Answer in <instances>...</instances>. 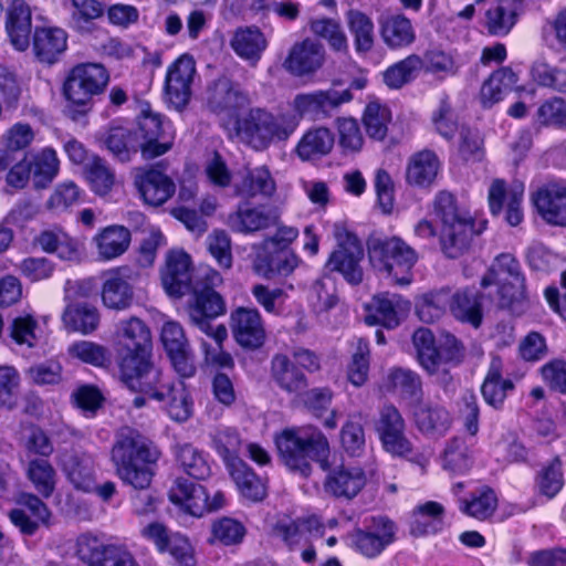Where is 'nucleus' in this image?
I'll use <instances>...</instances> for the list:
<instances>
[{"instance_id": "nucleus-57", "label": "nucleus", "mask_w": 566, "mask_h": 566, "mask_svg": "<svg viewBox=\"0 0 566 566\" xmlns=\"http://www.w3.org/2000/svg\"><path fill=\"white\" fill-rule=\"evenodd\" d=\"M176 458L184 471L193 479L203 480L211 473L206 454L193 447L185 443L176 448Z\"/></svg>"}, {"instance_id": "nucleus-63", "label": "nucleus", "mask_w": 566, "mask_h": 566, "mask_svg": "<svg viewBox=\"0 0 566 566\" xmlns=\"http://www.w3.org/2000/svg\"><path fill=\"white\" fill-rule=\"evenodd\" d=\"M471 452L464 440L458 437L450 439L443 452V469L462 474L471 468Z\"/></svg>"}, {"instance_id": "nucleus-19", "label": "nucleus", "mask_w": 566, "mask_h": 566, "mask_svg": "<svg viewBox=\"0 0 566 566\" xmlns=\"http://www.w3.org/2000/svg\"><path fill=\"white\" fill-rule=\"evenodd\" d=\"M405 420L395 406L388 405L380 410L376 429L387 452L394 455L411 452V443L405 434Z\"/></svg>"}, {"instance_id": "nucleus-49", "label": "nucleus", "mask_w": 566, "mask_h": 566, "mask_svg": "<svg viewBox=\"0 0 566 566\" xmlns=\"http://www.w3.org/2000/svg\"><path fill=\"white\" fill-rule=\"evenodd\" d=\"M335 143L334 134L326 127L310 129L297 144L296 153L300 158L307 160L327 155Z\"/></svg>"}, {"instance_id": "nucleus-38", "label": "nucleus", "mask_w": 566, "mask_h": 566, "mask_svg": "<svg viewBox=\"0 0 566 566\" xmlns=\"http://www.w3.org/2000/svg\"><path fill=\"white\" fill-rule=\"evenodd\" d=\"M444 507L436 501L417 505L410 516V533L416 536L436 534L443 526Z\"/></svg>"}, {"instance_id": "nucleus-51", "label": "nucleus", "mask_w": 566, "mask_h": 566, "mask_svg": "<svg viewBox=\"0 0 566 566\" xmlns=\"http://www.w3.org/2000/svg\"><path fill=\"white\" fill-rule=\"evenodd\" d=\"M25 475L33 488L43 497H50L56 484V472L49 460L35 458L28 461L25 465Z\"/></svg>"}, {"instance_id": "nucleus-31", "label": "nucleus", "mask_w": 566, "mask_h": 566, "mask_svg": "<svg viewBox=\"0 0 566 566\" xmlns=\"http://www.w3.org/2000/svg\"><path fill=\"white\" fill-rule=\"evenodd\" d=\"M441 170V161L437 154L423 149L410 156L406 167V181L418 188H430Z\"/></svg>"}, {"instance_id": "nucleus-2", "label": "nucleus", "mask_w": 566, "mask_h": 566, "mask_svg": "<svg viewBox=\"0 0 566 566\" xmlns=\"http://www.w3.org/2000/svg\"><path fill=\"white\" fill-rule=\"evenodd\" d=\"M274 441L284 465L303 478L311 475L312 462L328 468V440L314 426L286 428L275 436Z\"/></svg>"}, {"instance_id": "nucleus-9", "label": "nucleus", "mask_w": 566, "mask_h": 566, "mask_svg": "<svg viewBox=\"0 0 566 566\" xmlns=\"http://www.w3.org/2000/svg\"><path fill=\"white\" fill-rule=\"evenodd\" d=\"M109 81L99 63H81L71 69L63 83V95L73 105L86 108L93 96L104 92Z\"/></svg>"}, {"instance_id": "nucleus-37", "label": "nucleus", "mask_w": 566, "mask_h": 566, "mask_svg": "<svg viewBox=\"0 0 566 566\" xmlns=\"http://www.w3.org/2000/svg\"><path fill=\"white\" fill-rule=\"evenodd\" d=\"M67 35L60 28H36L33 50L41 62L52 64L66 50Z\"/></svg>"}, {"instance_id": "nucleus-40", "label": "nucleus", "mask_w": 566, "mask_h": 566, "mask_svg": "<svg viewBox=\"0 0 566 566\" xmlns=\"http://www.w3.org/2000/svg\"><path fill=\"white\" fill-rule=\"evenodd\" d=\"M227 470L244 499L260 502L266 496L264 481L243 460H233Z\"/></svg>"}, {"instance_id": "nucleus-24", "label": "nucleus", "mask_w": 566, "mask_h": 566, "mask_svg": "<svg viewBox=\"0 0 566 566\" xmlns=\"http://www.w3.org/2000/svg\"><path fill=\"white\" fill-rule=\"evenodd\" d=\"M133 274L128 266L115 268L104 274L102 301L106 307L122 311L130 306L134 298Z\"/></svg>"}, {"instance_id": "nucleus-54", "label": "nucleus", "mask_w": 566, "mask_h": 566, "mask_svg": "<svg viewBox=\"0 0 566 566\" xmlns=\"http://www.w3.org/2000/svg\"><path fill=\"white\" fill-rule=\"evenodd\" d=\"M107 149L119 161H129L132 155L140 150V140L134 132L125 127H112L105 138Z\"/></svg>"}, {"instance_id": "nucleus-6", "label": "nucleus", "mask_w": 566, "mask_h": 566, "mask_svg": "<svg viewBox=\"0 0 566 566\" xmlns=\"http://www.w3.org/2000/svg\"><path fill=\"white\" fill-rule=\"evenodd\" d=\"M128 389L163 402V408L174 421L184 422L192 415L193 402L185 384L174 381L160 368L151 369Z\"/></svg>"}, {"instance_id": "nucleus-32", "label": "nucleus", "mask_w": 566, "mask_h": 566, "mask_svg": "<svg viewBox=\"0 0 566 566\" xmlns=\"http://www.w3.org/2000/svg\"><path fill=\"white\" fill-rule=\"evenodd\" d=\"M6 30L12 45L24 51L30 44L32 12L24 0H12L7 11Z\"/></svg>"}, {"instance_id": "nucleus-52", "label": "nucleus", "mask_w": 566, "mask_h": 566, "mask_svg": "<svg viewBox=\"0 0 566 566\" xmlns=\"http://www.w3.org/2000/svg\"><path fill=\"white\" fill-rule=\"evenodd\" d=\"M517 82L516 74L509 67H502L491 74L481 87V99L484 106L500 102Z\"/></svg>"}, {"instance_id": "nucleus-4", "label": "nucleus", "mask_w": 566, "mask_h": 566, "mask_svg": "<svg viewBox=\"0 0 566 566\" xmlns=\"http://www.w3.org/2000/svg\"><path fill=\"white\" fill-rule=\"evenodd\" d=\"M434 213L441 222L440 245L446 256L457 259L470 248L474 235L485 228V221L475 228L472 216L459 207L455 197L440 191L434 198Z\"/></svg>"}, {"instance_id": "nucleus-22", "label": "nucleus", "mask_w": 566, "mask_h": 566, "mask_svg": "<svg viewBox=\"0 0 566 566\" xmlns=\"http://www.w3.org/2000/svg\"><path fill=\"white\" fill-rule=\"evenodd\" d=\"M532 202L547 223L566 227V186L546 184L532 193Z\"/></svg>"}, {"instance_id": "nucleus-3", "label": "nucleus", "mask_w": 566, "mask_h": 566, "mask_svg": "<svg viewBox=\"0 0 566 566\" xmlns=\"http://www.w3.org/2000/svg\"><path fill=\"white\" fill-rule=\"evenodd\" d=\"M119 377L128 388L157 367L150 361L151 336L137 317L123 319L116 328Z\"/></svg>"}, {"instance_id": "nucleus-12", "label": "nucleus", "mask_w": 566, "mask_h": 566, "mask_svg": "<svg viewBox=\"0 0 566 566\" xmlns=\"http://www.w3.org/2000/svg\"><path fill=\"white\" fill-rule=\"evenodd\" d=\"M133 132L140 140V151L144 159H154L161 156L172 146L171 124L164 120L159 114L143 112L138 118L137 128Z\"/></svg>"}, {"instance_id": "nucleus-20", "label": "nucleus", "mask_w": 566, "mask_h": 566, "mask_svg": "<svg viewBox=\"0 0 566 566\" xmlns=\"http://www.w3.org/2000/svg\"><path fill=\"white\" fill-rule=\"evenodd\" d=\"M230 327L235 342L244 348L254 349L265 340V327L256 308L238 307L230 315Z\"/></svg>"}, {"instance_id": "nucleus-53", "label": "nucleus", "mask_w": 566, "mask_h": 566, "mask_svg": "<svg viewBox=\"0 0 566 566\" xmlns=\"http://www.w3.org/2000/svg\"><path fill=\"white\" fill-rule=\"evenodd\" d=\"M85 177L92 191L97 196L108 195L115 185V172L105 159L93 156L84 167Z\"/></svg>"}, {"instance_id": "nucleus-8", "label": "nucleus", "mask_w": 566, "mask_h": 566, "mask_svg": "<svg viewBox=\"0 0 566 566\" xmlns=\"http://www.w3.org/2000/svg\"><path fill=\"white\" fill-rule=\"evenodd\" d=\"M202 279L206 286L202 290H193L192 302L188 305L189 319L193 326L220 345L228 337L227 328L222 324L213 326L211 321L226 313L223 297L213 290L222 279L212 269L205 270Z\"/></svg>"}, {"instance_id": "nucleus-14", "label": "nucleus", "mask_w": 566, "mask_h": 566, "mask_svg": "<svg viewBox=\"0 0 566 566\" xmlns=\"http://www.w3.org/2000/svg\"><path fill=\"white\" fill-rule=\"evenodd\" d=\"M206 102L212 113L232 117L247 107L251 99L249 93L239 83L221 76L208 86Z\"/></svg>"}, {"instance_id": "nucleus-55", "label": "nucleus", "mask_w": 566, "mask_h": 566, "mask_svg": "<svg viewBox=\"0 0 566 566\" xmlns=\"http://www.w3.org/2000/svg\"><path fill=\"white\" fill-rule=\"evenodd\" d=\"M310 30L314 35L324 39L334 52H348V40L338 20L326 17L313 19Z\"/></svg>"}, {"instance_id": "nucleus-46", "label": "nucleus", "mask_w": 566, "mask_h": 566, "mask_svg": "<svg viewBox=\"0 0 566 566\" xmlns=\"http://www.w3.org/2000/svg\"><path fill=\"white\" fill-rule=\"evenodd\" d=\"M276 189L275 181L265 166L247 170L241 181L235 182V195L244 198L262 195L271 197Z\"/></svg>"}, {"instance_id": "nucleus-28", "label": "nucleus", "mask_w": 566, "mask_h": 566, "mask_svg": "<svg viewBox=\"0 0 566 566\" xmlns=\"http://www.w3.org/2000/svg\"><path fill=\"white\" fill-rule=\"evenodd\" d=\"M274 534L290 548H294L307 544L312 539H321L324 535V526L315 516L280 521L274 527Z\"/></svg>"}, {"instance_id": "nucleus-26", "label": "nucleus", "mask_w": 566, "mask_h": 566, "mask_svg": "<svg viewBox=\"0 0 566 566\" xmlns=\"http://www.w3.org/2000/svg\"><path fill=\"white\" fill-rule=\"evenodd\" d=\"M410 310V303L394 293H379L370 304V313L365 321L369 325L380 324L386 328H395L400 324L401 316Z\"/></svg>"}, {"instance_id": "nucleus-27", "label": "nucleus", "mask_w": 566, "mask_h": 566, "mask_svg": "<svg viewBox=\"0 0 566 566\" xmlns=\"http://www.w3.org/2000/svg\"><path fill=\"white\" fill-rule=\"evenodd\" d=\"M277 222V211L265 205L255 207L241 205L238 210L228 218L230 228L240 233L256 232L276 226Z\"/></svg>"}, {"instance_id": "nucleus-50", "label": "nucleus", "mask_w": 566, "mask_h": 566, "mask_svg": "<svg viewBox=\"0 0 566 566\" xmlns=\"http://www.w3.org/2000/svg\"><path fill=\"white\" fill-rule=\"evenodd\" d=\"M64 324L82 334L94 332L99 324L98 310L87 303L69 304L62 315Z\"/></svg>"}, {"instance_id": "nucleus-45", "label": "nucleus", "mask_w": 566, "mask_h": 566, "mask_svg": "<svg viewBox=\"0 0 566 566\" xmlns=\"http://www.w3.org/2000/svg\"><path fill=\"white\" fill-rule=\"evenodd\" d=\"M63 471L76 490L92 492L95 474L94 461L88 454H71L63 461Z\"/></svg>"}, {"instance_id": "nucleus-11", "label": "nucleus", "mask_w": 566, "mask_h": 566, "mask_svg": "<svg viewBox=\"0 0 566 566\" xmlns=\"http://www.w3.org/2000/svg\"><path fill=\"white\" fill-rule=\"evenodd\" d=\"M337 248L332 252L326 263L331 271L338 272L350 284L357 285L363 281L360 261L364 250L358 238L343 228L335 231Z\"/></svg>"}, {"instance_id": "nucleus-43", "label": "nucleus", "mask_w": 566, "mask_h": 566, "mask_svg": "<svg viewBox=\"0 0 566 566\" xmlns=\"http://www.w3.org/2000/svg\"><path fill=\"white\" fill-rule=\"evenodd\" d=\"M345 18L348 30L354 39L356 53L366 55L375 45V25L373 19L357 9L348 10Z\"/></svg>"}, {"instance_id": "nucleus-56", "label": "nucleus", "mask_w": 566, "mask_h": 566, "mask_svg": "<svg viewBox=\"0 0 566 566\" xmlns=\"http://www.w3.org/2000/svg\"><path fill=\"white\" fill-rule=\"evenodd\" d=\"M31 165L33 182L36 188H45L57 176L60 160L56 151L45 147L33 156Z\"/></svg>"}, {"instance_id": "nucleus-15", "label": "nucleus", "mask_w": 566, "mask_h": 566, "mask_svg": "<svg viewBox=\"0 0 566 566\" xmlns=\"http://www.w3.org/2000/svg\"><path fill=\"white\" fill-rule=\"evenodd\" d=\"M325 61V46L315 39L306 38L292 45L283 67L293 76L310 77L323 67Z\"/></svg>"}, {"instance_id": "nucleus-17", "label": "nucleus", "mask_w": 566, "mask_h": 566, "mask_svg": "<svg viewBox=\"0 0 566 566\" xmlns=\"http://www.w3.org/2000/svg\"><path fill=\"white\" fill-rule=\"evenodd\" d=\"M394 538L395 525L384 516L373 517L366 530H356L350 534L352 545L368 558L378 556Z\"/></svg>"}, {"instance_id": "nucleus-59", "label": "nucleus", "mask_w": 566, "mask_h": 566, "mask_svg": "<svg viewBox=\"0 0 566 566\" xmlns=\"http://www.w3.org/2000/svg\"><path fill=\"white\" fill-rule=\"evenodd\" d=\"M516 6L514 0H499L486 11V28L493 35H505L515 24Z\"/></svg>"}, {"instance_id": "nucleus-35", "label": "nucleus", "mask_w": 566, "mask_h": 566, "mask_svg": "<svg viewBox=\"0 0 566 566\" xmlns=\"http://www.w3.org/2000/svg\"><path fill=\"white\" fill-rule=\"evenodd\" d=\"M565 485L564 463L559 455L542 464L534 475L535 494L546 501L555 499Z\"/></svg>"}, {"instance_id": "nucleus-7", "label": "nucleus", "mask_w": 566, "mask_h": 566, "mask_svg": "<svg viewBox=\"0 0 566 566\" xmlns=\"http://www.w3.org/2000/svg\"><path fill=\"white\" fill-rule=\"evenodd\" d=\"M368 256L371 266L391 282L408 285L410 271L418 260L417 252L398 237L368 241Z\"/></svg>"}, {"instance_id": "nucleus-34", "label": "nucleus", "mask_w": 566, "mask_h": 566, "mask_svg": "<svg viewBox=\"0 0 566 566\" xmlns=\"http://www.w3.org/2000/svg\"><path fill=\"white\" fill-rule=\"evenodd\" d=\"M379 32L384 43L390 49H402L416 40L412 22L402 13L382 15L379 19Z\"/></svg>"}, {"instance_id": "nucleus-23", "label": "nucleus", "mask_w": 566, "mask_h": 566, "mask_svg": "<svg viewBox=\"0 0 566 566\" xmlns=\"http://www.w3.org/2000/svg\"><path fill=\"white\" fill-rule=\"evenodd\" d=\"M134 185L145 203L153 207L163 206L176 192V185L172 179L155 168L137 169Z\"/></svg>"}, {"instance_id": "nucleus-36", "label": "nucleus", "mask_w": 566, "mask_h": 566, "mask_svg": "<svg viewBox=\"0 0 566 566\" xmlns=\"http://www.w3.org/2000/svg\"><path fill=\"white\" fill-rule=\"evenodd\" d=\"M450 312L458 321L479 327L483 317L480 293L469 287L450 292Z\"/></svg>"}, {"instance_id": "nucleus-47", "label": "nucleus", "mask_w": 566, "mask_h": 566, "mask_svg": "<svg viewBox=\"0 0 566 566\" xmlns=\"http://www.w3.org/2000/svg\"><path fill=\"white\" fill-rule=\"evenodd\" d=\"M497 509V496L489 486H482L472 492L469 497L459 501L461 513L478 521H488Z\"/></svg>"}, {"instance_id": "nucleus-60", "label": "nucleus", "mask_w": 566, "mask_h": 566, "mask_svg": "<svg viewBox=\"0 0 566 566\" xmlns=\"http://www.w3.org/2000/svg\"><path fill=\"white\" fill-rule=\"evenodd\" d=\"M109 547L111 545L91 532L80 534L75 541L76 556L88 566H101Z\"/></svg>"}, {"instance_id": "nucleus-18", "label": "nucleus", "mask_w": 566, "mask_h": 566, "mask_svg": "<svg viewBox=\"0 0 566 566\" xmlns=\"http://www.w3.org/2000/svg\"><path fill=\"white\" fill-rule=\"evenodd\" d=\"M161 284L169 296L181 297L191 290L192 268L190 256L179 250L169 251L160 270Z\"/></svg>"}, {"instance_id": "nucleus-25", "label": "nucleus", "mask_w": 566, "mask_h": 566, "mask_svg": "<svg viewBox=\"0 0 566 566\" xmlns=\"http://www.w3.org/2000/svg\"><path fill=\"white\" fill-rule=\"evenodd\" d=\"M21 506L13 509L9 516L14 526L24 535H33L40 523L46 525L51 512L46 504L32 493H21L17 500Z\"/></svg>"}, {"instance_id": "nucleus-13", "label": "nucleus", "mask_w": 566, "mask_h": 566, "mask_svg": "<svg viewBox=\"0 0 566 566\" xmlns=\"http://www.w3.org/2000/svg\"><path fill=\"white\" fill-rule=\"evenodd\" d=\"M195 75L196 62L190 54L180 55L167 67L164 92L169 106L180 112L189 104Z\"/></svg>"}, {"instance_id": "nucleus-58", "label": "nucleus", "mask_w": 566, "mask_h": 566, "mask_svg": "<svg viewBox=\"0 0 566 566\" xmlns=\"http://www.w3.org/2000/svg\"><path fill=\"white\" fill-rule=\"evenodd\" d=\"M412 340L420 365L429 374L437 373L441 364V353L434 345L432 332L428 328H419L413 333Z\"/></svg>"}, {"instance_id": "nucleus-30", "label": "nucleus", "mask_w": 566, "mask_h": 566, "mask_svg": "<svg viewBox=\"0 0 566 566\" xmlns=\"http://www.w3.org/2000/svg\"><path fill=\"white\" fill-rule=\"evenodd\" d=\"M169 500L186 513L200 517L208 512L207 490L187 479H176L169 490Z\"/></svg>"}, {"instance_id": "nucleus-21", "label": "nucleus", "mask_w": 566, "mask_h": 566, "mask_svg": "<svg viewBox=\"0 0 566 566\" xmlns=\"http://www.w3.org/2000/svg\"><path fill=\"white\" fill-rule=\"evenodd\" d=\"M412 420L420 433L432 439L444 437L453 424L451 412L443 405L429 400L413 406Z\"/></svg>"}, {"instance_id": "nucleus-44", "label": "nucleus", "mask_w": 566, "mask_h": 566, "mask_svg": "<svg viewBox=\"0 0 566 566\" xmlns=\"http://www.w3.org/2000/svg\"><path fill=\"white\" fill-rule=\"evenodd\" d=\"M513 388L512 380L502 377V360L493 358L481 386L484 401L493 408L500 409L506 399L507 392Z\"/></svg>"}, {"instance_id": "nucleus-10", "label": "nucleus", "mask_w": 566, "mask_h": 566, "mask_svg": "<svg viewBox=\"0 0 566 566\" xmlns=\"http://www.w3.org/2000/svg\"><path fill=\"white\" fill-rule=\"evenodd\" d=\"M339 460L336 452H328V468H321L326 472L323 489L336 499L352 500L366 485V473L360 467L344 464Z\"/></svg>"}, {"instance_id": "nucleus-5", "label": "nucleus", "mask_w": 566, "mask_h": 566, "mask_svg": "<svg viewBox=\"0 0 566 566\" xmlns=\"http://www.w3.org/2000/svg\"><path fill=\"white\" fill-rule=\"evenodd\" d=\"M294 118L274 115L264 108H251L235 122L238 138L254 150L261 151L272 143L286 140L296 129Z\"/></svg>"}, {"instance_id": "nucleus-42", "label": "nucleus", "mask_w": 566, "mask_h": 566, "mask_svg": "<svg viewBox=\"0 0 566 566\" xmlns=\"http://www.w3.org/2000/svg\"><path fill=\"white\" fill-rule=\"evenodd\" d=\"M271 375L275 384L289 394H298L308 385L306 376L285 355L277 354L272 358Z\"/></svg>"}, {"instance_id": "nucleus-62", "label": "nucleus", "mask_w": 566, "mask_h": 566, "mask_svg": "<svg viewBox=\"0 0 566 566\" xmlns=\"http://www.w3.org/2000/svg\"><path fill=\"white\" fill-rule=\"evenodd\" d=\"M241 443L240 434L234 428L221 427L212 434V446L222 458L226 468H229L233 460H241L238 457Z\"/></svg>"}, {"instance_id": "nucleus-16", "label": "nucleus", "mask_w": 566, "mask_h": 566, "mask_svg": "<svg viewBox=\"0 0 566 566\" xmlns=\"http://www.w3.org/2000/svg\"><path fill=\"white\" fill-rule=\"evenodd\" d=\"M352 99L353 94L349 90H317L297 94L292 102V107L300 116L327 117L332 111Z\"/></svg>"}, {"instance_id": "nucleus-64", "label": "nucleus", "mask_w": 566, "mask_h": 566, "mask_svg": "<svg viewBox=\"0 0 566 566\" xmlns=\"http://www.w3.org/2000/svg\"><path fill=\"white\" fill-rule=\"evenodd\" d=\"M450 310V290H440L423 295L417 305V315L424 323H433Z\"/></svg>"}, {"instance_id": "nucleus-48", "label": "nucleus", "mask_w": 566, "mask_h": 566, "mask_svg": "<svg viewBox=\"0 0 566 566\" xmlns=\"http://www.w3.org/2000/svg\"><path fill=\"white\" fill-rule=\"evenodd\" d=\"M268 41L261 30L256 27H247L235 31L231 48L242 59L255 63L260 60L262 52L266 49Z\"/></svg>"}, {"instance_id": "nucleus-61", "label": "nucleus", "mask_w": 566, "mask_h": 566, "mask_svg": "<svg viewBox=\"0 0 566 566\" xmlns=\"http://www.w3.org/2000/svg\"><path fill=\"white\" fill-rule=\"evenodd\" d=\"M352 360L348 365V380L356 387L364 385L369 371V343L365 338H355L352 342Z\"/></svg>"}, {"instance_id": "nucleus-1", "label": "nucleus", "mask_w": 566, "mask_h": 566, "mask_svg": "<svg viewBox=\"0 0 566 566\" xmlns=\"http://www.w3.org/2000/svg\"><path fill=\"white\" fill-rule=\"evenodd\" d=\"M161 452L137 430L124 427L115 436L111 460L118 479L134 490L150 486L155 475L154 465Z\"/></svg>"}, {"instance_id": "nucleus-33", "label": "nucleus", "mask_w": 566, "mask_h": 566, "mask_svg": "<svg viewBox=\"0 0 566 566\" xmlns=\"http://www.w3.org/2000/svg\"><path fill=\"white\" fill-rule=\"evenodd\" d=\"M34 244L63 261H77L81 256L80 242L59 227L41 231L34 238Z\"/></svg>"}, {"instance_id": "nucleus-39", "label": "nucleus", "mask_w": 566, "mask_h": 566, "mask_svg": "<svg viewBox=\"0 0 566 566\" xmlns=\"http://www.w3.org/2000/svg\"><path fill=\"white\" fill-rule=\"evenodd\" d=\"M301 259L291 250H277L269 255L258 254L254 269L261 276L271 280L289 276L300 265Z\"/></svg>"}, {"instance_id": "nucleus-29", "label": "nucleus", "mask_w": 566, "mask_h": 566, "mask_svg": "<svg viewBox=\"0 0 566 566\" xmlns=\"http://www.w3.org/2000/svg\"><path fill=\"white\" fill-rule=\"evenodd\" d=\"M132 241L130 231L124 226L112 224L101 229L93 238L92 245L99 261H112L123 255Z\"/></svg>"}, {"instance_id": "nucleus-41", "label": "nucleus", "mask_w": 566, "mask_h": 566, "mask_svg": "<svg viewBox=\"0 0 566 566\" xmlns=\"http://www.w3.org/2000/svg\"><path fill=\"white\" fill-rule=\"evenodd\" d=\"M510 279H513V292L510 295V300H512L521 295L524 276L518 261L510 253H502L493 262L489 274L482 279V286L486 287L499 281H507Z\"/></svg>"}]
</instances>
